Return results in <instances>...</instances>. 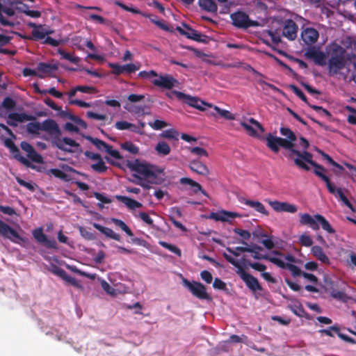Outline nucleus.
I'll return each mask as SVG.
<instances>
[{"label": "nucleus", "instance_id": "nucleus-1", "mask_svg": "<svg viewBox=\"0 0 356 356\" xmlns=\"http://www.w3.org/2000/svg\"><path fill=\"white\" fill-rule=\"evenodd\" d=\"M327 70L330 76H340L346 79L350 71L348 69L346 73L341 70L346 68L347 61L351 60L350 56L346 54V51L341 46L333 44L330 46L328 51Z\"/></svg>", "mask_w": 356, "mask_h": 356}, {"label": "nucleus", "instance_id": "nucleus-2", "mask_svg": "<svg viewBox=\"0 0 356 356\" xmlns=\"http://www.w3.org/2000/svg\"><path fill=\"white\" fill-rule=\"evenodd\" d=\"M41 128L42 131H46L52 136V145L56 147L60 150L72 153L73 152V150L65 147V145L73 147H79V144L70 138L64 137L60 138L61 131L56 122L52 119L44 120L41 124Z\"/></svg>", "mask_w": 356, "mask_h": 356}, {"label": "nucleus", "instance_id": "nucleus-3", "mask_svg": "<svg viewBox=\"0 0 356 356\" xmlns=\"http://www.w3.org/2000/svg\"><path fill=\"white\" fill-rule=\"evenodd\" d=\"M286 156L294 161L295 165L300 169L305 171L310 170L309 166L307 164L309 163L314 168H321V165L313 161V155L312 153L304 149L303 152H300L295 149V145L291 152H288Z\"/></svg>", "mask_w": 356, "mask_h": 356}, {"label": "nucleus", "instance_id": "nucleus-4", "mask_svg": "<svg viewBox=\"0 0 356 356\" xmlns=\"http://www.w3.org/2000/svg\"><path fill=\"white\" fill-rule=\"evenodd\" d=\"M224 258L232 265L237 268L236 273L240 276L241 279L245 283L248 288L255 292L262 291L263 288L259 284L258 280L253 275L248 273L237 260L232 257L227 253H223Z\"/></svg>", "mask_w": 356, "mask_h": 356}, {"label": "nucleus", "instance_id": "nucleus-5", "mask_svg": "<svg viewBox=\"0 0 356 356\" xmlns=\"http://www.w3.org/2000/svg\"><path fill=\"white\" fill-rule=\"evenodd\" d=\"M300 224L302 225H307L313 230H318L321 225L323 230L329 234H334L335 230L332 228L330 222L325 219L324 216L321 214H316L313 216L308 213H300Z\"/></svg>", "mask_w": 356, "mask_h": 356}, {"label": "nucleus", "instance_id": "nucleus-6", "mask_svg": "<svg viewBox=\"0 0 356 356\" xmlns=\"http://www.w3.org/2000/svg\"><path fill=\"white\" fill-rule=\"evenodd\" d=\"M127 167L130 170L134 172L135 175L141 177L143 179H155L157 177L153 170L154 166L152 165L140 163L138 159L129 163Z\"/></svg>", "mask_w": 356, "mask_h": 356}, {"label": "nucleus", "instance_id": "nucleus-7", "mask_svg": "<svg viewBox=\"0 0 356 356\" xmlns=\"http://www.w3.org/2000/svg\"><path fill=\"white\" fill-rule=\"evenodd\" d=\"M266 145L267 147L275 153H277L280 150V147L284 148L286 152H291L294 143H291V141H288L286 138L275 136L271 134H268L266 136Z\"/></svg>", "mask_w": 356, "mask_h": 356}, {"label": "nucleus", "instance_id": "nucleus-8", "mask_svg": "<svg viewBox=\"0 0 356 356\" xmlns=\"http://www.w3.org/2000/svg\"><path fill=\"white\" fill-rule=\"evenodd\" d=\"M183 284L196 298L209 301L212 300V298L207 292L206 286L201 282L196 281L190 282L187 279H184Z\"/></svg>", "mask_w": 356, "mask_h": 356}, {"label": "nucleus", "instance_id": "nucleus-9", "mask_svg": "<svg viewBox=\"0 0 356 356\" xmlns=\"http://www.w3.org/2000/svg\"><path fill=\"white\" fill-rule=\"evenodd\" d=\"M234 26L240 29H248L257 25V22L251 20L249 16L243 11L234 13L230 16Z\"/></svg>", "mask_w": 356, "mask_h": 356}, {"label": "nucleus", "instance_id": "nucleus-10", "mask_svg": "<svg viewBox=\"0 0 356 356\" xmlns=\"http://www.w3.org/2000/svg\"><path fill=\"white\" fill-rule=\"evenodd\" d=\"M172 93L175 95L177 98L179 100L182 101L184 103L188 104V106L195 108L200 111H204V108H203V105H207L209 106H211L210 104L202 101L197 97H192L191 95H186L182 92L174 90Z\"/></svg>", "mask_w": 356, "mask_h": 356}, {"label": "nucleus", "instance_id": "nucleus-11", "mask_svg": "<svg viewBox=\"0 0 356 356\" xmlns=\"http://www.w3.org/2000/svg\"><path fill=\"white\" fill-rule=\"evenodd\" d=\"M186 29H182L180 26L177 27V31L182 35L186 36L188 39H191L196 42L207 43L208 42V36L202 34V33L193 29L188 25L184 24H183Z\"/></svg>", "mask_w": 356, "mask_h": 356}, {"label": "nucleus", "instance_id": "nucleus-12", "mask_svg": "<svg viewBox=\"0 0 356 356\" xmlns=\"http://www.w3.org/2000/svg\"><path fill=\"white\" fill-rule=\"evenodd\" d=\"M86 138L91 142L94 145L96 146V147L99 149L102 150L104 149L106 152H107L108 154H110L112 157L116 159H122V156L119 152V151L116 149H113V147L110 145L109 144L106 143V142L97 138H92V136H86Z\"/></svg>", "mask_w": 356, "mask_h": 356}, {"label": "nucleus", "instance_id": "nucleus-13", "mask_svg": "<svg viewBox=\"0 0 356 356\" xmlns=\"http://www.w3.org/2000/svg\"><path fill=\"white\" fill-rule=\"evenodd\" d=\"M298 26L291 19L283 22L282 35L290 41L295 40L298 35Z\"/></svg>", "mask_w": 356, "mask_h": 356}, {"label": "nucleus", "instance_id": "nucleus-14", "mask_svg": "<svg viewBox=\"0 0 356 356\" xmlns=\"http://www.w3.org/2000/svg\"><path fill=\"white\" fill-rule=\"evenodd\" d=\"M3 117V115H1ZM6 118V123L8 125L15 127L18 123H22L26 121H31L35 120V117L25 113H10L7 116H3Z\"/></svg>", "mask_w": 356, "mask_h": 356}, {"label": "nucleus", "instance_id": "nucleus-15", "mask_svg": "<svg viewBox=\"0 0 356 356\" xmlns=\"http://www.w3.org/2000/svg\"><path fill=\"white\" fill-rule=\"evenodd\" d=\"M305 56L307 58L313 60L314 63L319 66H324L326 65L325 54L314 47L308 48L305 53Z\"/></svg>", "mask_w": 356, "mask_h": 356}, {"label": "nucleus", "instance_id": "nucleus-16", "mask_svg": "<svg viewBox=\"0 0 356 356\" xmlns=\"http://www.w3.org/2000/svg\"><path fill=\"white\" fill-rule=\"evenodd\" d=\"M158 79H153L152 83L157 87L171 90L179 83L178 81L170 75H158Z\"/></svg>", "mask_w": 356, "mask_h": 356}, {"label": "nucleus", "instance_id": "nucleus-17", "mask_svg": "<svg viewBox=\"0 0 356 356\" xmlns=\"http://www.w3.org/2000/svg\"><path fill=\"white\" fill-rule=\"evenodd\" d=\"M4 144L10 149L15 159L28 168H34V165H32L27 159L21 155L19 148L15 145L11 139L6 138L4 141Z\"/></svg>", "mask_w": 356, "mask_h": 356}, {"label": "nucleus", "instance_id": "nucleus-18", "mask_svg": "<svg viewBox=\"0 0 356 356\" xmlns=\"http://www.w3.org/2000/svg\"><path fill=\"white\" fill-rule=\"evenodd\" d=\"M0 235L4 238L16 243L17 241H22V237L18 232L10 225L0 220Z\"/></svg>", "mask_w": 356, "mask_h": 356}, {"label": "nucleus", "instance_id": "nucleus-19", "mask_svg": "<svg viewBox=\"0 0 356 356\" xmlns=\"http://www.w3.org/2000/svg\"><path fill=\"white\" fill-rule=\"evenodd\" d=\"M109 66L112 69V73L115 75H120L122 74H131L138 70L140 65L134 63H128L126 65H120L118 63H110Z\"/></svg>", "mask_w": 356, "mask_h": 356}, {"label": "nucleus", "instance_id": "nucleus-20", "mask_svg": "<svg viewBox=\"0 0 356 356\" xmlns=\"http://www.w3.org/2000/svg\"><path fill=\"white\" fill-rule=\"evenodd\" d=\"M34 238L40 243L43 244L47 248L57 249V243L54 239H48L43 233L42 227L37 228L33 231Z\"/></svg>", "mask_w": 356, "mask_h": 356}, {"label": "nucleus", "instance_id": "nucleus-21", "mask_svg": "<svg viewBox=\"0 0 356 356\" xmlns=\"http://www.w3.org/2000/svg\"><path fill=\"white\" fill-rule=\"evenodd\" d=\"M327 188L329 193L335 196L339 200L341 201L346 207H348L351 211H354L353 204L344 195L341 188H337L332 182L327 181Z\"/></svg>", "mask_w": 356, "mask_h": 356}, {"label": "nucleus", "instance_id": "nucleus-22", "mask_svg": "<svg viewBox=\"0 0 356 356\" xmlns=\"http://www.w3.org/2000/svg\"><path fill=\"white\" fill-rule=\"evenodd\" d=\"M300 38L304 44L312 45L317 42L319 33L316 29L307 27L302 31Z\"/></svg>", "mask_w": 356, "mask_h": 356}, {"label": "nucleus", "instance_id": "nucleus-23", "mask_svg": "<svg viewBox=\"0 0 356 356\" xmlns=\"http://www.w3.org/2000/svg\"><path fill=\"white\" fill-rule=\"evenodd\" d=\"M268 203L273 209L277 212H288L294 213L298 211V207L296 205L290 204L286 202H280L275 200L269 201Z\"/></svg>", "mask_w": 356, "mask_h": 356}, {"label": "nucleus", "instance_id": "nucleus-24", "mask_svg": "<svg viewBox=\"0 0 356 356\" xmlns=\"http://www.w3.org/2000/svg\"><path fill=\"white\" fill-rule=\"evenodd\" d=\"M21 148L27 153V156L33 162L42 163L44 162L42 156L38 154L34 147L28 142L22 141L20 143Z\"/></svg>", "mask_w": 356, "mask_h": 356}, {"label": "nucleus", "instance_id": "nucleus-25", "mask_svg": "<svg viewBox=\"0 0 356 356\" xmlns=\"http://www.w3.org/2000/svg\"><path fill=\"white\" fill-rule=\"evenodd\" d=\"M51 272L58 276H59L60 278H62L63 280L66 281L71 285L78 288L81 289V285L79 283V282L73 277L67 275V273L61 268L54 266L51 270Z\"/></svg>", "mask_w": 356, "mask_h": 356}, {"label": "nucleus", "instance_id": "nucleus-26", "mask_svg": "<svg viewBox=\"0 0 356 356\" xmlns=\"http://www.w3.org/2000/svg\"><path fill=\"white\" fill-rule=\"evenodd\" d=\"M240 216H241L236 212L227 211L225 210L220 212H212L210 214V218L213 219L216 221L221 222H228L229 218H234Z\"/></svg>", "mask_w": 356, "mask_h": 356}, {"label": "nucleus", "instance_id": "nucleus-27", "mask_svg": "<svg viewBox=\"0 0 356 356\" xmlns=\"http://www.w3.org/2000/svg\"><path fill=\"white\" fill-rule=\"evenodd\" d=\"M189 168L193 172L200 175L207 176L209 174V170L206 164L197 159L193 160L190 162Z\"/></svg>", "mask_w": 356, "mask_h": 356}, {"label": "nucleus", "instance_id": "nucleus-28", "mask_svg": "<svg viewBox=\"0 0 356 356\" xmlns=\"http://www.w3.org/2000/svg\"><path fill=\"white\" fill-rule=\"evenodd\" d=\"M179 182L183 185L187 184L190 186L195 194L200 192L204 195L208 196L207 193L202 188V186L191 178L182 177L179 179Z\"/></svg>", "mask_w": 356, "mask_h": 356}, {"label": "nucleus", "instance_id": "nucleus-29", "mask_svg": "<svg viewBox=\"0 0 356 356\" xmlns=\"http://www.w3.org/2000/svg\"><path fill=\"white\" fill-rule=\"evenodd\" d=\"M92 226L95 229L99 230L101 233L104 234L106 237L114 239L118 241H121V236L118 234H116L115 232H114L113 231V229H111L108 227H104V226L101 225L100 224H98L96 222H93Z\"/></svg>", "mask_w": 356, "mask_h": 356}, {"label": "nucleus", "instance_id": "nucleus-30", "mask_svg": "<svg viewBox=\"0 0 356 356\" xmlns=\"http://www.w3.org/2000/svg\"><path fill=\"white\" fill-rule=\"evenodd\" d=\"M115 198L118 200H120L122 202H123L129 209L131 210H134L137 208H140L143 206V204L140 202L127 196L116 195Z\"/></svg>", "mask_w": 356, "mask_h": 356}, {"label": "nucleus", "instance_id": "nucleus-31", "mask_svg": "<svg viewBox=\"0 0 356 356\" xmlns=\"http://www.w3.org/2000/svg\"><path fill=\"white\" fill-rule=\"evenodd\" d=\"M312 252L313 255L322 263L330 264V259L325 254L323 248L318 245H314L312 248Z\"/></svg>", "mask_w": 356, "mask_h": 356}, {"label": "nucleus", "instance_id": "nucleus-32", "mask_svg": "<svg viewBox=\"0 0 356 356\" xmlns=\"http://www.w3.org/2000/svg\"><path fill=\"white\" fill-rule=\"evenodd\" d=\"M58 69V64H51L40 62L37 65V70L43 74H50Z\"/></svg>", "mask_w": 356, "mask_h": 356}, {"label": "nucleus", "instance_id": "nucleus-33", "mask_svg": "<svg viewBox=\"0 0 356 356\" xmlns=\"http://www.w3.org/2000/svg\"><path fill=\"white\" fill-rule=\"evenodd\" d=\"M244 204L251 208H253L255 211L260 213H262L266 216L269 215V212L266 209L264 205L259 201L245 200Z\"/></svg>", "mask_w": 356, "mask_h": 356}, {"label": "nucleus", "instance_id": "nucleus-34", "mask_svg": "<svg viewBox=\"0 0 356 356\" xmlns=\"http://www.w3.org/2000/svg\"><path fill=\"white\" fill-rule=\"evenodd\" d=\"M199 6L204 10L210 13H216L218 6L213 0H198Z\"/></svg>", "mask_w": 356, "mask_h": 356}, {"label": "nucleus", "instance_id": "nucleus-35", "mask_svg": "<svg viewBox=\"0 0 356 356\" xmlns=\"http://www.w3.org/2000/svg\"><path fill=\"white\" fill-rule=\"evenodd\" d=\"M154 149L157 154L161 156L168 155L171 151L170 145L165 141L158 142Z\"/></svg>", "mask_w": 356, "mask_h": 356}, {"label": "nucleus", "instance_id": "nucleus-36", "mask_svg": "<svg viewBox=\"0 0 356 356\" xmlns=\"http://www.w3.org/2000/svg\"><path fill=\"white\" fill-rule=\"evenodd\" d=\"M179 132L175 129H169L163 131L160 134L159 137L162 138H166L168 140H178Z\"/></svg>", "mask_w": 356, "mask_h": 356}, {"label": "nucleus", "instance_id": "nucleus-37", "mask_svg": "<svg viewBox=\"0 0 356 356\" xmlns=\"http://www.w3.org/2000/svg\"><path fill=\"white\" fill-rule=\"evenodd\" d=\"M111 222H113L117 227H120L129 236H133L134 233L131 229L126 225V223L122 220L118 218H111Z\"/></svg>", "mask_w": 356, "mask_h": 356}, {"label": "nucleus", "instance_id": "nucleus-38", "mask_svg": "<svg viewBox=\"0 0 356 356\" xmlns=\"http://www.w3.org/2000/svg\"><path fill=\"white\" fill-rule=\"evenodd\" d=\"M213 109L216 111L218 115L225 120H233L235 119L234 115L227 110L222 109L217 106H215Z\"/></svg>", "mask_w": 356, "mask_h": 356}, {"label": "nucleus", "instance_id": "nucleus-39", "mask_svg": "<svg viewBox=\"0 0 356 356\" xmlns=\"http://www.w3.org/2000/svg\"><path fill=\"white\" fill-rule=\"evenodd\" d=\"M58 54L61 56L63 59L70 61L72 63L77 64L80 61V58L74 56L70 53L66 52L63 49L58 50Z\"/></svg>", "mask_w": 356, "mask_h": 356}, {"label": "nucleus", "instance_id": "nucleus-40", "mask_svg": "<svg viewBox=\"0 0 356 356\" xmlns=\"http://www.w3.org/2000/svg\"><path fill=\"white\" fill-rule=\"evenodd\" d=\"M159 245L161 246H162L163 248H164L168 250L169 251L175 253L177 256H179V257L181 256V250L178 247H177L176 245L170 244V243H167L165 241H159Z\"/></svg>", "mask_w": 356, "mask_h": 356}, {"label": "nucleus", "instance_id": "nucleus-41", "mask_svg": "<svg viewBox=\"0 0 356 356\" xmlns=\"http://www.w3.org/2000/svg\"><path fill=\"white\" fill-rule=\"evenodd\" d=\"M121 147L134 154H137L139 152V148L131 141L123 143Z\"/></svg>", "mask_w": 356, "mask_h": 356}, {"label": "nucleus", "instance_id": "nucleus-42", "mask_svg": "<svg viewBox=\"0 0 356 356\" xmlns=\"http://www.w3.org/2000/svg\"><path fill=\"white\" fill-rule=\"evenodd\" d=\"M40 130L42 128L40 122H29L26 124V131L29 134H38Z\"/></svg>", "mask_w": 356, "mask_h": 356}, {"label": "nucleus", "instance_id": "nucleus-43", "mask_svg": "<svg viewBox=\"0 0 356 356\" xmlns=\"http://www.w3.org/2000/svg\"><path fill=\"white\" fill-rule=\"evenodd\" d=\"M91 168L98 173H103L107 170L108 167L106 165L102 159H101L97 163L92 164Z\"/></svg>", "mask_w": 356, "mask_h": 356}, {"label": "nucleus", "instance_id": "nucleus-44", "mask_svg": "<svg viewBox=\"0 0 356 356\" xmlns=\"http://www.w3.org/2000/svg\"><path fill=\"white\" fill-rule=\"evenodd\" d=\"M280 133L282 136L287 138L288 141H291L293 143L296 140V136L295 134L289 129L286 127H282L280 129Z\"/></svg>", "mask_w": 356, "mask_h": 356}, {"label": "nucleus", "instance_id": "nucleus-45", "mask_svg": "<svg viewBox=\"0 0 356 356\" xmlns=\"http://www.w3.org/2000/svg\"><path fill=\"white\" fill-rule=\"evenodd\" d=\"M134 177H136L138 180L135 181L136 184L140 185L143 188L145 189H149L150 186L149 184H157L156 181H151L150 179H143V178L140 176H138L136 175H133Z\"/></svg>", "mask_w": 356, "mask_h": 356}, {"label": "nucleus", "instance_id": "nucleus-46", "mask_svg": "<svg viewBox=\"0 0 356 356\" xmlns=\"http://www.w3.org/2000/svg\"><path fill=\"white\" fill-rule=\"evenodd\" d=\"M188 149L191 154L198 156L200 157H202V156L208 157V156H209L207 151L202 147H188Z\"/></svg>", "mask_w": 356, "mask_h": 356}, {"label": "nucleus", "instance_id": "nucleus-47", "mask_svg": "<svg viewBox=\"0 0 356 356\" xmlns=\"http://www.w3.org/2000/svg\"><path fill=\"white\" fill-rule=\"evenodd\" d=\"M321 168H314V173L317 177L321 178L323 181H325L326 184L327 181L328 182H331L330 178L324 173L325 172H326L325 168L321 165Z\"/></svg>", "mask_w": 356, "mask_h": 356}, {"label": "nucleus", "instance_id": "nucleus-48", "mask_svg": "<svg viewBox=\"0 0 356 356\" xmlns=\"http://www.w3.org/2000/svg\"><path fill=\"white\" fill-rule=\"evenodd\" d=\"M49 173L54 175L55 177L64 181H67L69 179L68 175L60 169L51 168L49 170Z\"/></svg>", "mask_w": 356, "mask_h": 356}, {"label": "nucleus", "instance_id": "nucleus-49", "mask_svg": "<svg viewBox=\"0 0 356 356\" xmlns=\"http://www.w3.org/2000/svg\"><path fill=\"white\" fill-rule=\"evenodd\" d=\"M289 88L304 102L308 104V100L304 92L296 85L291 84Z\"/></svg>", "mask_w": 356, "mask_h": 356}, {"label": "nucleus", "instance_id": "nucleus-50", "mask_svg": "<svg viewBox=\"0 0 356 356\" xmlns=\"http://www.w3.org/2000/svg\"><path fill=\"white\" fill-rule=\"evenodd\" d=\"M149 125L154 130H161L168 127L169 124L165 121L161 120H155L154 122H149Z\"/></svg>", "mask_w": 356, "mask_h": 356}, {"label": "nucleus", "instance_id": "nucleus-51", "mask_svg": "<svg viewBox=\"0 0 356 356\" xmlns=\"http://www.w3.org/2000/svg\"><path fill=\"white\" fill-rule=\"evenodd\" d=\"M2 106L7 110H13L16 106V102L10 97H6L3 99Z\"/></svg>", "mask_w": 356, "mask_h": 356}, {"label": "nucleus", "instance_id": "nucleus-52", "mask_svg": "<svg viewBox=\"0 0 356 356\" xmlns=\"http://www.w3.org/2000/svg\"><path fill=\"white\" fill-rule=\"evenodd\" d=\"M33 39L35 40L44 39L48 35V32L43 30L33 29L32 31Z\"/></svg>", "mask_w": 356, "mask_h": 356}, {"label": "nucleus", "instance_id": "nucleus-53", "mask_svg": "<svg viewBox=\"0 0 356 356\" xmlns=\"http://www.w3.org/2000/svg\"><path fill=\"white\" fill-rule=\"evenodd\" d=\"M80 234L83 238H84L86 240H94L95 239V236L93 233L90 232L89 230H88L86 228L83 227H79V228Z\"/></svg>", "mask_w": 356, "mask_h": 356}, {"label": "nucleus", "instance_id": "nucleus-54", "mask_svg": "<svg viewBox=\"0 0 356 356\" xmlns=\"http://www.w3.org/2000/svg\"><path fill=\"white\" fill-rule=\"evenodd\" d=\"M236 250H239L241 252H254V250L259 252L260 250H262V248L261 246L254 244L250 245V247H236Z\"/></svg>", "mask_w": 356, "mask_h": 356}, {"label": "nucleus", "instance_id": "nucleus-55", "mask_svg": "<svg viewBox=\"0 0 356 356\" xmlns=\"http://www.w3.org/2000/svg\"><path fill=\"white\" fill-rule=\"evenodd\" d=\"M300 242L305 247H310L313 244L312 238L307 233H304L300 236Z\"/></svg>", "mask_w": 356, "mask_h": 356}, {"label": "nucleus", "instance_id": "nucleus-56", "mask_svg": "<svg viewBox=\"0 0 356 356\" xmlns=\"http://www.w3.org/2000/svg\"><path fill=\"white\" fill-rule=\"evenodd\" d=\"M321 334H324L329 337H334L333 332H339V327L336 325L330 326L327 329H322L318 331Z\"/></svg>", "mask_w": 356, "mask_h": 356}, {"label": "nucleus", "instance_id": "nucleus-57", "mask_svg": "<svg viewBox=\"0 0 356 356\" xmlns=\"http://www.w3.org/2000/svg\"><path fill=\"white\" fill-rule=\"evenodd\" d=\"M138 77L145 79H150L152 77H157L158 74L154 70H150V71H141L138 74Z\"/></svg>", "mask_w": 356, "mask_h": 356}, {"label": "nucleus", "instance_id": "nucleus-58", "mask_svg": "<svg viewBox=\"0 0 356 356\" xmlns=\"http://www.w3.org/2000/svg\"><path fill=\"white\" fill-rule=\"evenodd\" d=\"M268 35L270 37L272 42L275 44H278L282 42L280 35L277 32V31L269 30L267 31Z\"/></svg>", "mask_w": 356, "mask_h": 356}, {"label": "nucleus", "instance_id": "nucleus-59", "mask_svg": "<svg viewBox=\"0 0 356 356\" xmlns=\"http://www.w3.org/2000/svg\"><path fill=\"white\" fill-rule=\"evenodd\" d=\"M286 269L289 270L293 277L300 276L302 274L301 270L296 265L288 264Z\"/></svg>", "mask_w": 356, "mask_h": 356}, {"label": "nucleus", "instance_id": "nucleus-60", "mask_svg": "<svg viewBox=\"0 0 356 356\" xmlns=\"http://www.w3.org/2000/svg\"><path fill=\"white\" fill-rule=\"evenodd\" d=\"M266 260L270 261L273 264H275L280 268H286V265H288L289 263H284L282 259L277 258V257H270L268 256V259Z\"/></svg>", "mask_w": 356, "mask_h": 356}, {"label": "nucleus", "instance_id": "nucleus-61", "mask_svg": "<svg viewBox=\"0 0 356 356\" xmlns=\"http://www.w3.org/2000/svg\"><path fill=\"white\" fill-rule=\"evenodd\" d=\"M3 13L6 14L8 17H13L15 15V10L12 7L3 6L1 4V8H0V15L3 16Z\"/></svg>", "mask_w": 356, "mask_h": 356}, {"label": "nucleus", "instance_id": "nucleus-62", "mask_svg": "<svg viewBox=\"0 0 356 356\" xmlns=\"http://www.w3.org/2000/svg\"><path fill=\"white\" fill-rule=\"evenodd\" d=\"M76 90L78 92H81L84 93H95L97 92L95 88L88 86H78L76 87Z\"/></svg>", "mask_w": 356, "mask_h": 356}, {"label": "nucleus", "instance_id": "nucleus-63", "mask_svg": "<svg viewBox=\"0 0 356 356\" xmlns=\"http://www.w3.org/2000/svg\"><path fill=\"white\" fill-rule=\"evenodd\" d=\"M331 296L335 299L345 300L346 298V294L341 291L333 289L331 293Z\"/></svg>", "mask_w": 356, "mask_h": 356}, {"label": "nucleus", "instance_id": "nucleus-64", "mask_svg": "<svg viewBox=\"0 0 356 356\" xmlns=\"http://www.w3.org/2000/svg\"><path fill=\"white\" fill-rule=\"evenodd\" d=\"M346 109L348 111L355 113V115H348V122L350 124H356V109H355L354 108H353V107H351L350 106H346Z\"/></svg>", "mask_w": 356, "mask_h": 356}]
</instances>
